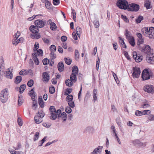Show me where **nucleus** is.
<instances>
[{
  "instance_id": "bf43d9fd",
  "label": "nucleus",
  "mask_w": 154,
  "mask_h": 154,
  "mask_svg": "<svg viewBox=\"0 0 154 154\" xmlns=\"http://www.w3.org/2000/svg\"><path fill=\"white\" fill-rule=\"evenodd\" d=\"M65 110L66 112L69 113L71 112L72 109L69 106H67L65 108Z\"/></svg>"
},
{
  "instance_id": "72a5a7b5",
  "label": "nucleus",
  "mask_w": 154,
  "mask_h": 154,
  "mask_svg": "<svg viewBox=\"0 0 154 154\" xmlns=\"http://www.w3.org/2000/svg\"><path fill=\"white\" fill-rule=\"evenodd\" d=\"M22 80V77L20 76H17L15 78L14 82L16 84L20 83Z\"/></svg>"
},
{
  "instance_id": "c03bdc74",
  "label": "nucleus",
  "mask_w": 154,
  "mask_h": 154,
  "mask_svg": "<svg viewBox=\"0 0 154 154\" xmlns=\"http://www.w3.org/2000/svg\"><path fill=\"white\" fill-rule=\"evenodd\" d=\"M119 40H121V41L122 42L121 45L122 46V47H123V48H126L127 47L125 44V42L124 41V39L120 37H119Z\"/></svg>"
},
{
  "instance_id": "7c9ffc66",
  "label": "nucleus",
  "mask_w": 154,
  "mask_h": 154,
  "mask_svg": "<svg viewBox=\"0 0 154 154\" xmlns=\"http://www.w3.org/2000/svg\"><path fill=\"white\" fill-rule=\"evenodd\" d=\"M26 85L25 84H23L20 85L19 88V92L20 93H22L26 88Z\"/></svg>"
},
{
  "instance_id": "c756f323",
  "label": "nucleus",
  "mask_w": 154,
  "mask_h": 154,
  "mask_svg": "<svg viewBox=\"0 0 154 154\" xmlns=\"http://www.w3.org/2000/svg\"><path fill=\"white\" fill-rule=\"evenodd\" d=\"M50 28L52 30H54L57 28V26L56 24L54 23H51L50 24Z\"/></svg>"
},
{
  "instance_id": "4d7b16f0",
  "label": "nucleus",
  "mask_w": 154,
  "mask_h": 154,
  "mask_svg": "<svg viewBox=\"0 0 154 154\" xmlns=\"http://www.w3.org/2000/svg\"><path fill=\"white\" fill-rule=\"evenodd\" d=\"M50 50L51 51L54 52L56 51V46L53 45H52L50 47Z\"/></svg>"
},
{
  "instance_id": "39448f33",
  "label": "nucleus",
  "mask_w": 154,
  "mask_h": 154,
  "mask_svg": "<svg viewBox=\"0 0 154 154\" xmlns=\"http://www.w3.org/2000/svg\"><path fill=\"white\" fill-rule=\"evenodd\" d=\"M140 9L139 5L136 4L132 3L128 5V11H130L137 12Z\"/></svg>"
},
{
  "instance_id": "f704fd0d",
  "label": "nucleus",
  "mask_w": 154,
  "mask_h": 154,
  "mask_svg": "<svg viewBox=\"0 0 154 154\" xmlns=\"http://www.w3.org/2000/svg\"><path fill=\"white\" fill-rule=\"evenodd\" d=\"M38 104L41 108H43L44 106V102L42 98H39L38 100Z\"/></svg>"
},
{
  "instance_id": "774afa93",
  "label": "nucleus",
  "mask_w": 154,
  "mask_h": 154,
  "mask_svg": "<svg viewBox=\"0 0 154 154\" xmlns=\"http://www.w3.org/2000/svg\"><path fill=\"white\" fill-rule=\"evenodd\" d=\"M68 103L69 106L70 107L73 108L74 107L75 105L73 101H72V102H69Z\"/></svg>"
},
{
  "instance_id": "de8ad7c7",
  "label": "nucleus",
  "mask_w": 154,
  "mask_h": 154,
  "mask_svg": "<svg viewBox=\"0 0 154 154\" xmlns=\"http://www.w3.org/2000/svg\"><path fill=\"white\" fill-rule=\"evenodd\" d=\"M19 74L20 75H27V71L26 70L23 69L19 72Z\"/></svg>"
},
{
  "instance_id": "5701e85b",
  "label": "nucleus",
  "mask_w": 154,
  "mask_h": 154,
  "mask_svg": "<svg viewBox=\"0 0 154 154\" xmlns=\"http://www.w3.org/2000/svg\"><path fill=\"white\" fill-rule=\"evenodd\" d=\"M42 118H40L38 115H36L34 118L35 122L37 124H39L42 122Z\"/></svg>"
},
{
  "instance_id": "680f3d73",
  "label": "nucleus",
  "mask_w": 154,
  "mask_h": 154,
  "mask_svg": "<svg viewBox=\"0 0 154 154\" xmlns=\"http://www.w3.org/2000/svg\"><path fill=\"white\" fill-rule=\"evenodd\" d=\"M148 119L149 121H154V115L150 114L148 118Z\"/></svg>"
},
{
  "instance_id": "b1692460",
  "label": "nucleus",
  "mask_w": 154,
  "mask_h": 154,
  "mask_svg": "<svg viewBox=\"0 0 154 154\" xmlns=\"http://www.w3.org/2000/svg\"><path fill=\"white\" fill-rule=\"evenodd\" d=\"M132 143L135 146H142L143 144V143L141 142L137 139L133 140Z\"/></svg>"
},
{
  "instance_id": "4c0bfd02",
  "label": "nucleus",
  "mask_w": 154,
  "mask_h": 154,
  "mask_svg": "<svg viewBox=\"0 0 154 154\" xmlns=\"http://www.w3.org/2000/svg\"><path fill=\"white\" fill-rule=\"evenodd\" d=\"M73 99V96L71 94L68 95L66 98V100L68 102H72Z\"/></svg>"
},
{
  "instance_id": "aec40b11",
  "label": "nucleus",
  "mask_w": 154,
  "mask_h": 154,
  "mask_svg": "<svg viewBox=\"0 0 154 154\" xmlns=\"http://www.w3.org/2000/svg\"><path fill=\"white\" fill-rule=\"evenodd\" d=\"M32 58L34 60L35 63L36 65H38L39 64V60L37 57V54L36 53H32Z\"/></svg>"
},
{
  "instance_id": "69168bd1",
  "label": "nucleus",
  "mask_w": 154,
  "mask_h": 154,
  "mask_svg": "<svg viewBox=\"0 0 154 154\" xmlns=\"http://www.w3.org/2000/svg\"><path fill=\"white\" fill-rule=\"evenodd\" d=\"M60 3V0H53V3L54 5H58Z\"/></svg>"
},
{
  "instance_id": "0e129e2a",
  "label": "nucleus",
  "mask_w": 154,
  "mask_h": 154,
  "mask_svg": "<svg viewBox=\"0 0 154 154\" xmlns=\"http://www.w3.org/2000/svg\"><path fill=\"white\" fill-rule=\"evenodd\" d=\"M51 5V3H50L48 0L45 3V5L46 6V7L48 9L50 8V6Z\"/></svg>"
},
{
  "instance_id": "338daca9",
  "label": "nucleus",
  "mask_w": 154,
  "mask_h": 154,
  "mask_svg": "<svg viewBox=\"0 0 154 154\" xmlns=\"http://www.w3.org/2000/svg\"><path fill=\"white\" fill-rule=\"evenodd\" d=\"M17 122L19 126H21L23 125V122L22 121L21 118L20 117H18L17 119Z\"/></svg>"
},
{
  "instance_id": "8fccbe9b",
  "label": "nucleus",
  "mask_w": 154,
  "mask_h": 154,
  "mask_svg": "<svg viewBox=\"0 0 154 154\" xmlns=\"http://www.w3.org/2000/svg\"><path fill=\"white\" fill-rule=\"evenodd\" d=\"M37 115H38L40 117L42 118H43L45 115V114L41 110L39 112L38 111V114Z\"/></svg>"
},
{
  "instance_id": "cd10ccee",
  "label": "nucleus",
  "mask_w": 154,
  "mask_h": 154,
  "mask_svg": "<svg viewBox=\"0 0 154 154\" xmlns=\"http://www.w3.org/2000/svg\"><path fill=\"white\" fill-rule=\"evenodd\" d=\"M22 39L23 38H20L19 39H13L12 40V43L13 45H17L20 42V39Z\"/></svg>"
},
{
  "instance_id": "6e6d98bb",
  "label": "nucleus",
  "mask_w": 154,
  "mask_h": 154,
  "mask_svg": "<svg viewBox=\"0 0 154 154\" xmlns=\"http://www.w3.org/2000/svg\"><path fill=\"white\" fill-rule=\"evenodd\" d=\"M93 23L96 28H98L99 26V23L98 20H96L94 21Z\"/></svg>"
},
{
  "instance_id": "79ce46f5",
  "label": "nucleus",
  "mask_w": 154,
  "mask_h": 154,
  "mask_svg": "<svg viewBox=\"0 0 154 154\" xmlns=\"http://www.w3.org/2000/svg\"><path fill=\"white\" fill-rule=\"evenodd\" d=\"M46 138L47 137L45 136L41 141H39L38 143L39 146H41L43 144L46 140Z\"/></svg>"
},
{
  "instance_id": "473e14b6",
  "label": "nucleus",
  "mask_w": 154,
  "mask_h": 154,
  "mask_svg": "<svg viewBox=\"0 0 154 154\" xmlns=\"http://www.w3.org/2000/svg\"><path fill=\"white\" fill-rule=\"evenodd\" d=\"M85 131L88 133H92L94 131V129L91 127H88L85 128Z\"/></svg>"
},
{
  "instance_id": "3c124183",
  "label": "nucleus",
  "mask_w": 154,
  "mask_h": 154,
  "mask_svg": "<svg viewBox=\"0 0 154 154\" xmlns=\"http://www.w3.org/2000/svg\"><path fill=\"white\" fill-rule=\"evenodd\" d=\"M35 92L34 91V88L32 89L29 92V95L31 96H35V97H36V95H35Z\"/></svg>"
},
{
  "instance_id": "f8f14e48",
  "label": "nucleus",
  "mask_w": 154,
  "mask_h": 154,
  "mask_svg": "<svg viewBox=\"0 0 154 154\" xmlns=\"http://www.w3.org/2000/svg\"><path fill=\"white\" fill-rule=\"evenodd\" d=\"M11 68H8V70L6 71L5 72V76L7 78L12 79L13 78V74L12 72L13 70V68L11 69Z\"/></svg>"
},
{
  "instance_id": "6ab92c4d",
  "label": "nucleus",
  "mask_w": 154,
  "mask_h": 154,
  "mask_svg": "<svg viewBox=\"0 0 154 154\" xmlns=\"http://www.w3.org/2000/svg\"><path fill=\"white\" fill-rule=\"evenodd\" d=\"M42 76L44 81L46 82L48 81L50 79V76L47 72H43L42 73Z\"/></svg>"
},
{
  "instance_id": "13d9d810",
  "label": "nucleus",
  "mask_w": 154,
  "mask_h": 154,
  "mask_svg": "<svg viewBox=\"0 0 154 154\" xmlns=\"http://www.w3.org/2000/svg\"><path fill=\"white\" fill-rule=\"evenodd\" d=\"M142 112L143 115H149L151 113V111L149 110H144Z\"/></svg>"
},
{
  "instance_id": "c85d7f7f",
  "label": "nucleus",
  "mask_w": 154,
  "mask_h": 154,
  "mask_svg": "<svg viewBox=\"0 0 154 154\" xmlns=\"http://www.w3.org/2000/svg\"><path fill=\"white\" fill-rule=\"evenodd\" d=\"M128 40L130 45L133 47H134L135 45V40L134 37H133Z\"/></svg>"
},
{
  "instance_id": "58836bf2",
  "label": "nucleus",
  "mask_w": 154,
  "mask_h": 154,
  "mask_svg": "<svg viewBox=\"0 0 154 154\" xmlns=\"http://www.w3.org/2000/svg\"><path fill=\"white\" fill-rule=\"evenodd\" d=\"M63 120V121H65L67 118L66 114L64 112H63L60 115V117Z\"/></svg>"
},
{
  "instance_id": "052dcab7",
  "label": "nucleus",
  "mask_w": 154,
  "mask_h": 154,
  "mask_svg": "<svg viewBox=\"0 0 154 154\" xmlns=\"http://www.w3.org/2000/svg\"><path fill=\"white\" fill-rule=\"evenodd\" d=\"M135 115L138 116H140L143 115L142 112L139 110H136L135 112Z\"/></svg>"
},
{
  "instance_id": "4be33fe9",
  "label": "nucleus",
  "mask_w": 154,
  "mask_h": 154,
  "mask_svg": "<svg viewBox=\"0 0 154 154\" xmlns=\"http://www.w3.org/2000/svg\"><path fill=\"white\" fill-rule=\"evenodd\" d=\"M149 27H144L141 29L142 34L146 36H148V31H149Z\"/></svg>"
},
{
  "instance_id": "dca6fc26",
  "label": "nucleus",
  "mask_w": 154,
  "mask_h": 154,
  "mask_svg": "<svg viewBox=\"0 0 154 154\" xmlns=\"http://www.w3.org/2000/svg\"><path fill=\"white\" fill-rule=\"evenodd\" d=\"M148 32V36L149 38H154V28L152 27L149 28Z\"/></svg>"
},
{
  "instance_id": "ddd939ff",
  "label": "nucleus",
  "mask_w": 154,
  "mask_h": 154,
  "mask_svg": "<svg viewBox=\"0 0 154 154\" xmlns=\"http://www.w3.org/2000/svg\"><path fill=\"white\" fill-rule=\"evenodd\" d=\"M103 148L102 146H99L95 148L93 151L90 154H100Z\"/></svg>"
},
{
  "instance_id": "864d4df0",
  "label": "nucleus",
  "mask_w": 154,
  "mask_h": 154,
  "mask_svg": "<svg viewBox=\"0 0 154 154\" xmlns=\"http://www.w3.org/2000/svg\"><path fill=\"white\" fill-rule=\"evenodd\" d=\"M64 60L65 63L68 65H70L72 62V60H71L66 57L64 58Z\"/></svg>"
},
{
  "instance_id": "a18cd8bd",
  "label": "nucleus",
  "mask_w": 154,
  "mask_h": 154,
  "mask_svg": "<svg viewBox=\"0 0 154 154\" xmlns=\"http://www.w3.org/2000/svg\"><path fill=\"white\" fill-rule=\"evenodd\" d=\"M121 17L122 19L126 23H128L129 22V21L127 17L126 16L123 14L121 15Z\"/></svg>"
},
{
  "instance_id": "6e6552de",
  "label": "nucleus",
  "mask_w": 154,
  "mask_h": 154,
  "mask_svg": "<svg viewBox=\"0 0 154 154\" xmlns=\"http://www.w3.org/2000/svg\"><path fill=\"white\" fill-rule=\"evenodd\" d=\"M150 75L149 74L148 70L147 69H144L142 72V78L143 80H148L150 78Z\"/></svg>"
},
{
  "instance_id": "423d86ee",
  "label": "nucleus",
  "mask_w": 154,
  "mask_h": 154,
  "mask_svg": "<svg viewBox=\"0 0 154 154\" xmlns=\"http://www.w3.org/2000/svg\"><path fill=\"white\" fill-rule=\"evenodd\" d=\"M50 112L51 113V116H50V119L52 120H55L57 118V115H55L56 114V109L53 106H51L49 108Z\"/></svg>"
},
{
  "instance_id": "2f4dec72",
  "label": "nucleus",
  "mask_w": 154,
  "mask_h": 154,
  "mask_svg": "<svg viewBox=\"0 0 154 154\" xmlns=\"http://www.w3.org/2000/svg\"><path fill=\"white\" fill-rule=\"evenodd\" d=\"M23 103V97L21 95H19L18 96V105L19 106L21 105Z\"/></svg>"
},
{
  "instance_id": "bb28decb",
  "label": "nucleus",
  "mask_w": 154,
  "mask_h": 154,
  "mask_svg": "<svg viewBox=\"0 0 154 154\" xmlns=\"http://www.w3.org/2000/svg\"><path fill=\"white\" fill-rule=\"evenodd\" d=\"M125 34L126 36V38L127 39H129V38L133 37V36H131V32H130L128 31L127 29L125 30Z\"/></svg>"
},
{
  "instance_id": "393cba45",
  "label": "nucleus",
  "mask_w": 154,
  "mask_h": 154,
  "mask_svg": "<svg viewBox=\"0 0 154 154\" xmlns=\"http://www.w3.org/2000/svg\"><path fill=\"white\" fill-rule=\"evenodd\" d=\"M136 35L139 38L138 40V42H139L140 43H143L144 42V40L142 38V34L140 33L137 32L136 33Z\"/></svg>"
},
{
  "instance_id": "9d476101",
  "label": "nucleus",
  "mask_w": 154,
  "mask_h": 154,
  "mask_svg": "<svg viewBox=\"0 0 154 154\" xmlns=\"http://www.w3.org/2000/svg\"><path fill=\"white\" fill-rule=\"evenodd\" d=\"M133 57L135 59L136 62H139L142 61L143 57L142 56H140L139 54H137V52L134 51L133 52Z\"/></svg>"
},
{
  "instance_id": "9b49d317",
  "label": "nucleus",
  "mask_w": 154,
  "mask_h": 154,
  "mask_svg": "<svg viewBox=\"0 0 154 154\" xmlns=\"http://www.w3.org/2000/svg\"><path fill=\"white\" fill-rule=\"evenodd\" d=\"M46 22H44L40 20H37L34 22V24L39 28L43 27L45 25Z\"/></svg>"
},
{
  "instance_id": "a211bd4d",
  "label": "nucleus",
  "mask_w": 154,
  "mask_h": 154,
  "mask_svg": "<svg viewBox=\"0 0 154 154\" xmlns=\"http://www.w3.org/2000/svg\"><path fill=\"white\" fill-rule=\"evenodd\" d=\"M57 68L59 71L60 72L63 71L64 69L63 63L62 62H60L57 64Z\"/></svg>"
},
{
  "instance_id": "5fc2aeb1",
  "label": "nucleus",
  "mask_w": 154,
  "mask_h": 154,
  "mask_svg": "<svg viewBox=\"0 0 154 154\" xmlns=\"http://www.w3.org/2000/svg\"><path fill=\"white\" fill-rule=\"evenodd\" d=\"M49 62L50 61L47 58L44 59L42 61L43 64L45 65H47L48 63H49Z\"/></svg>"
},
{
  "instance_id": "7ed1b4c3",
  "label": "nucleus",
  "mask_w": 154,
  "mask_h": 154,
  "mask_svg": "<svg viewBox=\"0 0 154 154\" xmlns=\"http://www.w3.org/2000/svg\"><path fill=\"white\" fill-rule=\"evenodd\" d=\"M8 89L5 88L1 92L0 100L2 103H5L8 99Z\"/></svg>"
},
{
  "instance_id": "c9c22d12",
  "label": "nucleus",
  "mask_w": 154,
  "mask_h": 154,
  "mask_svg": "<svg viewBox=\"0 0 154 154\" xmlns=\"http://www.w3.org/2000/svg\"><path fill=\"white\" fill-rule=\"evenodd\" d=\"M72 89L70 88H68L65 90V91L64 93V94L65 95H68L72 92Z\"/></svg>"
},
{
  "instance_id": "a878e982",
  "label": "nucleus",
  "mask_w": 154,
  "mask_h": 154,
  "mask_svg": "<svg viewBox=\"0 0 154 154\" xmlns=\"http://www.w3.org/2000/svg\"><path fill=\"white\" fill-rule=\"evenodd\" d=\"M97 90L96 89H94L93 92V101H94V102L95 101L97 100Z\"/></svg>"
},
{
  "instance_id": "2eb2a0df",
  "label": "nucleus",
  "mask_w": 154,
  "mask_h": 154,
  "mask_svg": "<svg viewBox=\"0 0 154 154\" xmlns=\"http://www.w3.org/2000/svg\"><path fill=\"white\" fill-rule=\"evenodd\" d=\"M29 30L30 32H32L33 34H36L38 33L39 31L38 27L34 25H31L29 27Z\"/></svg>"
},
{
  "instance_id": "f03ea898",
  "label": "nucleus",
  "mask_w": 154,
  "mask_h": 154,
  "mask_svg": "<svg viewBox=\"0 0 154 154\" xmlns=\"http://www.w3.org/2000/svg\"><path fill=\"white\" fill-rule=\"evenodd\" d=\"M128 2L125 0H118L116 2V5L121 9L128 10Z\"/></svg>"
},
{
  "instance_id": "603ef678",
  "label": "nucleus",
  "mask_w": 154,
  "mask_h": 154,
  "mask_svg": "<svg viewBox=\"0 0 154 154\" xmlns=\"http://www.w3.org/2000/svg\"><path fill=\"white\" fill-rule=\"evenodd\" d=\"M33 84L34 82L33 80L30 79L28 82L27 85L29 87H30L33 85Z\"/></svg>"
},
{
  "instance_id": "a19ab883",
  "label": "nucleus",
  "mask_w": 154,
  "mask_h": 154,
  "mask_svg": "<svg viewBox=\"0 0 154 154\" xmlns=\"http://www.w3.org/2000/svg\"><path fill=\"white\" fill-rule=\"evenodd\" d=\"M143 43H140L139 42H137V47L138 49L140 50L142 52V50L144 48V46H142L141 44Z\"/></svg>"
},
{
  "instance_id": "412c9836",
  "label": "nucleus",
  "mask_w": 154,
  "mask_h": 154,
  "mask_svg": "<svg viewBox=\"0 0 154 154\" xmlns=\"http://www.w3.org/2000/svg\"><path fill=\"white\" fill-rule=\"evenodd\" d=\"M144 6L147 9H149L152 8V6L151 5V2L149 0H146L144 2Z\"/></svg>"
},
{
  "instance_id": "f3484780",
  "label": "nucleus",
  "mask_w": 154,
  "mask_h": 154,
  "mask_svg": "<svg viewBox=\"0 0 154 154\" xmlns=\"http://www.w3.org/2000/svg\"><path fill=\"white\" fill-rule=\"evenodd\" d=\"M153 54H152L150 56H147L146 57V60L148 63L151 64H153L154 63V60H153V58L154 57Z\"/></svg>"
},
{
  "instance_id": "37998d69",
  "label": "nucleus",
  "mask_w": 154,
  "mask_h": 154,
  "mask_svg": "<svg viewBox=\"0 0 154 154\" xmlns=\"http://www.w3.org/2000/svg\"><path fill=\"white\" fill-rule=\"evenodd\" d=\"M77 34L75 33L74 31L73 32L72 34V37L73 38V39L74 40V41H73V42L75 43L76 42V41L75 40H77Z\"/></svg>"
},
{
  "instance_id": "0eeeda50",
  "label": "nucleus",
  "mask_w": 154,
  "mask_h": 154,
  "mask_svg": "<svg viewBox=\"0 0 154 154\" xmlns=\"http://www.w3.org/2000/svg\"><path fill=\"white\" fill-rule=\"evenodd\" d=\"M143 90L149 93L152 94L154 93V86L152 85H147L145 86Z\"/></svg>"
},
{
  "instance_id": "e2e57ef3",
  "label": "nucleus",
  "mask_w": 154,
  "mask_h": 154,
  "mask_svg": "<svg viewBox=\"0 0 154 154\" xmlns=\"http://www.w3.org/2000/svg\"><path fill=\"white\" fill-rule=\"evenodd\" d=\"M39 133L38 132H36L35 133V134L34 135V141H36V140H37L39 137Z\"/></svg>"
},
{
  "instance_id": "1a4fd4ad",
  "label": "nucleus",
  "mask_w": 154,
  "mask_h": 154,
  "mask_svg": "<svg viewBox=\"0 0 154 154\" xmlns=\"http://www.w3.org/2000/svg\"><path fill=\"white\" fill-rule=\"evenodd\" d=\"M133 72L132 75L134 78H138L139 77L141 71L140 68L135 67H133Z\"/></svg>"
},
{
  "instance_id": "09e8293b",
  "label": "nucleus",
  "mask_w": 154,
  "mask_h": 154,
  "mask_svg": "<svg viewBox=\"0 0 154 154\" xmlns=\"http://www.w3.org/2000/svg\"><path fill=\"white\" fill-rule=\"evenodd\" d=\"M56 114L55 115H57V118L58 117V118H59L60 117V115L61 113V111L60 109H57L56 112Z\"/></svg>"
},
{
  "instance_id": "f257e3e1",
  "label": "nucleus",
  "mask_w": 154,
  "mask_h": 154,
  "mask_svg": "<svg viewBox=\"0 0 154 154\" xmlns=\"http://www.w3.org/2000/svg\"><path fill=\"white\" fill-rule=\"evenodd\" d=\"M72 71V73L70 75V79H67L65 81L66 85L69 87L72 86L73 85V83L75 82L76 81V76L75 74L77 73V66H73Z\"/></svg>"
},
{
  "instance_id": "4468645a",
  "label": "nucleus",
  "mask_w": 154,
  "mask_h": 154,
  "mask_svg": "<svg viewBox=\"0 0 154 154\" xmlns=\"http://www.w3.org/2000/svg\"><path fill=\"white\" fill-rule=\"evenodd\" d=\"M103 148L102 146H99L95 148L93 151L90 154H100Z\"/></svg>"
},
{
  "instance_id": "20e7f679",
  "label": "nucleus",
  "mask_w": 154,
  "mask_h": 154,
  "mask_svg": "<svg viewBox=\"0 0 154 154\" xmlns=\"http://www.w3.org/2000/svg\"><path fill=\"white\" fill-rule=\"evenodd\" d=\"M141 52L147 56H150L153 53V50L151 49L150 46L147 45L144 46Z\"/></svg>"
},
{
  "instance_id": "e433bc0d",
  "label": "nucleus",
  "mask_w": 154,
  "mask_h": 154,
  "mask_svg": "<svg viewBox=\"0 0 154 154\" xmlns=\"http://www.w3.org/2000/svg\"><path fill=\"white\" fill-rule=\"evenodd\" d=\"M72 16L73 19L75 22L76 21V13L75 10L73 9H72L71 12Z\"/></svg>"
},
{
  "instance_id": "49530a36",
  "label": "nucleus",
  "mask_w": 154,
  "mask_h": 154,
  "mask_svg": "<svg viewBox=\"0 0 154 154\" xmlns=\"http://www.w3.org/2000/svg\"><path fill=\"white\" fill-rule=\"evenodd\" d=\"M55 91L54 87L53 86H50L49 88V92L51 94H54Z\"/></svg>"
},
{
  "instance_id": "ea45409f",
  "label": "nucleus",
  "mask_w": 154,
  "mask_h": 154,
  "mask_svg": "<svg viewBox=\"0 0 154 154\" xmlns=\"http://www.w3.org/2000/svg\"><path fill=\"white\" fill-rule=\"evenodd\" d=\"M143 16H139L136 20V23H140L142 20H143Z\"/></svg>"
}]
</instances>
